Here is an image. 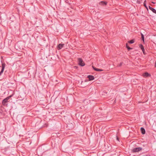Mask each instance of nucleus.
I'll return each instance as SVG.
<instances>
[{
    "label": "nucleus",
    "instance_id": "nucleus-1",
    "mask_svg": "<svg viewBox=\"0 0 156 156\" xmlns=\"http://www.w3.org/2000/svg\"><path fill=\"white\" fill-rule=\"evenodd\" d=\"M13 95H11L3 99L2 101V104L5 106H7V104H6L7 102H8V100L12 97Z\"/></svg>",
    "mask_w": 156,
    "mask_h": 156
},
{
    "label": "nucleus",
    "instance_id": "nucleus-2",
    "mask_svg": "<svg viewBox=\"0 0 156 156\" xmlns=\"http://www.w3.org/2000/svg\"><path fill=\"white\" fill-rule=\"evenodd\" d=\"M134 40H131L130 41H128V42L126 44V48H127L128 50L129 51L130 50L132 49V48H130L129 46V44H132L134 43Z\"/></svg>",
    "mask_w": 156,
    "mask_h": 156
},
{
    "label": "nucleus",
    "instance_id": "nucleus-3",
    "mask_svg": "<svg viewBox=\"0 0 156 156\" xmlns=\"http://www.w3.org/2000/svg\"><path fill=\"white\" fill-rule=\"evenodd\" d=\"M78 64L79 65L81 66H84L85 65V64L82 59L81 58H78Z\"/></svg>",
    "mask_w": 156,
    "mask_h": 156
},
{
    "label": "nucleus",
    "instance_id": "nucleus-4",
    "mask_svg": "<svg viewBox=\"0 0 156 156\" xmlns=\"http://www.w3.org/2000/svg\"><path fill=\"white\" fill-rule=\"evenodd\" d=\"M142 149V148L140 147H136L133 149L132 150V151L133 153H135L136 152H138Z\"/></svg>",
    "mask_w": 156,
    "mask_h": 156
},
{
    "label": "nucleus",
    "instance_id": "nucleus-5",
    "mask_svg": "<svg viewBox=\"0 0 156 156\" xmlns=\"http://www.w3.org/2000/svg\"><path fill=\"white\" fill-rule=\"evenodd\" d=\"M1 62L2 63V69L1 71L0 72V76L3 72L5 66V63H3L2 61H1Z\"/></svg>",
    "mask_w": 156,
    "mask_h": 156
},
{
    "label": "nucleus",
    "instance_id": "nucleus-6",
    "mask_svg": "<svg viewBox=\"0 0 156 156\" xmlns=\"http://www.w3.org/2000/svg\"><path fill=\"white\" fill-rule=\"evenodd\" d=\"M87 77L88 78L89 81L92 80L94 79V76L92 75H88V76Z\"/></svg>",
    "mask_w": 156,
    "mask_h": 156
},
{
    "label": "nucleus",
    "instance_id": "nucleus-7",
    "mask_svg": "<svg viewBox=\"0 0 156 156\" xmlns=\"http://www.w3.org/2000/svg\"><path fill=\"white\" fill-rule=\"evenodd\" d=\"M64 45V44H59L57 46L58 49L59 50L61 49L62 48V47H63V46Z\"/></svg>",
    "mask_w": 156,
    "mask_h": 156
},
{
    "label": "nucleus",
    "instance_id": "nucleus-8",
    "mask_svg": "<svg viewBox=\"0 0 156 156\" xmlns=\"http://www.w3.org/2000/svg\"><path fill=\"white\" fill-rule=\"evenodd\" d=\"M149 8L150 10L152 11L153 13L156 14V10L154 9L151 7L150 6H149Z\"/></svg>",
    "mask_w": 156,
    "mask_h": 156
},
{
    "label": "nucleus",
    "instance_id": "nucleus-9",
    "mask_svg": "<svg viewBox=\"0 0 156 156\" xmlns=\"http://www.w3.org/2000/svg\"><path fill=\"white\" fill-rule=\"evenodd\" d=\"M92 67L93 68V69H94V70L97 71H103V70L97 68L95 67H94V66H92Z\"/></svg>",
    "mask_w": 156,
    "mask_h": 156
},
{
    "label": "nucleus",
    "instance_id": "nucleus-10",
    "mask_svg": "<svg viewBox=\"0 0 156 156\" xmlns=\"http://www.w3.org/2000/svg\"><path fill=\"white\" fill-rule=\"evenodd\" d=\"M140 131L141 133L143 134H144L145 133V129L143 127H141L140 128Z\"/></svg>",
    "mask_w": 156,
    "mask_h": 156
},
{
    "label": "nucleus",
    "instance_id": "nucleus-11",
    "mask_svg": "<svg viewBox=\"0 0 156 156\" xmlns=\"http://www.w3.org/2000/svg\"><path fill=\"white\" fill-rule=\"evenodd\" d=\"M144 76L145 77H147L151 76V74L147 72H145L144 74Z\"/></svg>",
    "mask_w": 156,
    "mask_h": 156
},
{
    "label": "nucleus",
    "instance_id": "nucleus-12",
    "mask_svg": "<svg viewBox=\"0 0 156 156\" xmlns=\"http://www.w3.org/2000/svg\"><path fill=\"white\" fill-rule=\"evenodd\" d=\"M139 48H140L142 51H144V48L142 44H139Z\"/></svg>",
    "mask_w": 156,
    "mask_h": 156
},
{
    "label": "nucleus",
    "instance_id": "nucleus-13",
    "mask_svg": "<svg viewBox=\"0 0 156 156\" xmlns=\"http://www.w3.org/2000/svg\"><path fill=\"white\" fill-rule=\"evenodd\" d=\"M146 0H145L144 1V6L147 8V9L148 10V8H147V6H146Z\"/></svg>",
    "mask_w": 156,
    "mask_h": 156
},
{
    "label": "nucleus",
    "instance_id": "nucleus-14",
    "mask_svg": "<svg viewBox=\"0 0 156 156\" xmlns=\"http://www.w3.org/2000/svg\"><path fill=\"white\" fill-rule=\"evenodd\" d=\"M101 3H102L103 5L104 4L105 5H106L107 4V2H105L104 1H101L100 2Z\"/></svg>",
    "mask_w": 156,
    "mask_h": 156
},
{
    "label": "nucleus",
    "instance_id": "nucleus-15",
    "mask_svg": "<svg viewBox=\"0 0 156 156\" xmlns=\"http://www.w3.org/2000/svg\"><path fill=\"white\" fill-rule=\"evenodd\" d=\"M140 34L141 35V39H144V35H143V34L141 33H140Z\"/></svg>",
    "mask_w": 156,
    "mask_h": 156
},
{
    "label": "nucleus",
    "instance_id": "nucleus-16",
    "mask_svg": "<svg viewBox=\"0 0 156 156\" xmlns=\"http://www.w3.org/2000/svg\"><path fill=\"white\" fill-rule=\"evenodd\" d=\"M123 62H121V63L119 64V65H118L117 66H119V67H120V66H122V64H123Z\"/></svg>",
    "mask_w": 156,
    "mask_h": 156
},
{
    "label": "nucleus",
    "instance_id": "nucleus-17",
    "mask_svg": "<svg viewBox=\"0 0 156 156\" xmlns=\"http://www.w3.org/2000/svg\"><path fill=\"white\" fill-rule=\"evenodd\" d=\"M143 52V54L145 55L146 54V53L145 52V49H144V51H142Z\"/></svg>",
    "mask_w": 156,
    "mask_h": 156
},
{
    "label": "nucleus",
    "instance_id": "nucleus-18",
    "mask_svg": "<svg viewBox=\"0 0 156 156\" xmlns=\"http://www.w3.org/2000/svg\"><path fill=\"white\" fill-rule=\"evenodd\" d=\"M137 2H138V3H140V1H137Z\"/></svg>",
    "mask_w": 156,
    "mask_h": 156
},
{
    "label": "nucleus",
    "instance_id": "nucleus-19",
    "mask_svg": "<svg viewBox=\"0 0 156 156\" xmlns=\"http://www.w3.org/2000/svg\"><path fill=\"white\" fill-rule=\"evenodd\" d=\"M155 67H156V61L155 62Z\"/></svg>",
    "mask_w": 156,
    "mask_h": 156
},
{
    "label": "nucleus",
    "instance_id": "nucleus-20",
    "mask_svg": "<svg viewBox=\"0 0 156 156\" xmlns=\"http://www.w3.org/2000/svg\"><path fill=\"white\" fill-rule=\"evenodd\" d=\"M151 3H153V4H155V2H151Z\"/></svg>",
    "mask_w": 156,
    "mask_h": 156
},
{
    "label": "nucleus",
    "instance_id": "nucleus-21",
    "mask_svg": "<svg viewBox=\"0 0 156 156\" xmlns=\"http://www.w3.org/2000/svg\"><path fill=\"white\" fill-rule=\"evenodd\" d=\"M142 40L143 41V42H144V40Z\"/></svg>",
    "mask_w": 156,
    "mask_h": 156
},
{
    "label": "nucleus",
    "instance_id": "nucleus-22",
    "mask_svg": "<svg viewBox=\"0 0 156 156\" xmlns=\"http://www.w3.org/2000/svg\"><path fill=\"white\" fill-rule=\"evenodd\" d=\"M117 140H118V137H117Z\"/></svg>",
    "mask_w": 156,
    "mask_h": 156
},
{
    "label": "nucleus",
    "instance_id": "nucleus-23",
    "mask_svg": "<svg viewBox=\"0 0 156 156\" xmlns=\"http://www.w3.org/2000/svg\"><path fill=\"white\" fill-rule=\"evenodd\" d=\"M35 34H34V36H35Z\"/></svg>",
    "mask_w": 156,
    "mask_h": 156
}]
</instances>
